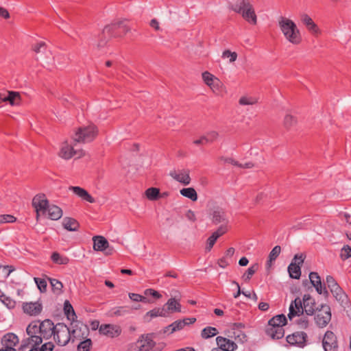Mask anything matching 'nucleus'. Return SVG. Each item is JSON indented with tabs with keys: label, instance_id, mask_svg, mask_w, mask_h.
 <instances>
[{
	"label": "nucleus",
	"instance_id": "nucleus-1",
	"mask_svg": "<svg viewBox=\"0 0 351 351\" xmlns=\"http://www.w3.org/2000/svg\"><path fill=\"white\" fill-rule=\"evenodd\" d=\"M55 330L56 325L49 319L42 322H32L26 328L28 337L25 339L27 343L32 341L34 346H40L43 342V339H49L53 336Z\"/></svg>",
	"mask_w": 351,
	"mask_h": 351
},
{
	"label": "nucleus",
	"instance_id": "nucleus-2",
	"mask_svg": "<svg viewBox=\"0 0 351 351\" xmlns=\"http://www.w3.org/2000/svg\"><path fill=\"white\" fill-rule=\"evenodd\" d=\"M315 300L309 294H304L302 301L300 298H296L290 304L288 318L292 320L294 317H299L304 313L307 315H313L315 311Z\"/></svg>",
	"mask_w": 351,
	"mask_h": 351
},
{
	"label": "nucleus",
	"instance_id": "nucleus-3",
	"mask_svg": "<svg viewBox=\"0 0 351 351\" xmlns=\"http://www.w3.org/2000/svg\"><path fill=\"white\" fill-rule=\"evenodd\" d=\"M154 333L143 334L136 341L127 345L125 351H162V343H157L154 340Z\"/></svg>",
	"mask_w": 351,
	"mask_h": 351
},
{
	"label": "nucleus",
	"instance_id": "nucleus-4",
	"mask_svg": "<svg viewBox=\"0 0 351 351\" xmlns=\"http://www.w3.org/2000/svg\"><path fill=\"white\" fill-rule=\"evenodd\" d=\"M278 26L285 38L293 45H298L302 41V36L296 24L291 19L280 16Z\"/></svg>",
	"mask_w": 351,
	"mask_h": 351
},
{
	"label": "nucleus",
	"instance_id": "nucleus-5",
	"mask_svg": "<svg viewBox=\"0 0 351 351\" xmlns=\"http://www.w3.org/2000/svg\"><path fill=\"white\" fill-rule=\"evenodd\" d=\"M78 331L77 329L72 330L64 323L56 324V330L53 336V340L60 346H64L70 341L77 339Z\"/></svg>",
	"mask_w": 351,
	"mask_h": 351
},
{
	"label": "nucleus",
	"instance_id": "nucleus-6",
	"mask_svg": "<svg viewBox=\"0 0 351 351\" xmlns=\"http://www.w3.org/2000/svg\"><path fill=\"white\" fill-rule=\"evenodd\" d=\"M287 324V318L284 314L273 317L268 322L265 329L266 335L272 339H282L285 335L283 326Z\"/></svg>",
	"mask_w": 351,
	"mask_h": 351
},
{
	"label": "nucleus",
	"instance_id": "nucleus-7",
	"mask_svg": "<svg viewBox=\"0 0 351 351\" xmlns=\"http://www.w3.org/2000/svg\"><path fill=\"white\" fill-rule=\"evenodd\" d=\"M232 10L241 14L243 18L253 25L257 22V17L250 0H237L232 5Z\"/></svg>",
	"mask_w": 351,
	"mask_h": 351
},
{
	"label": "nucleus",
	"instance_id": "nucleus-8",
	"mask_svg": "<svg viewBox=\"0 0 351 351\" xmlns=\"http://www.w3.org/2000/svg\"><path fill=\"white\" fill-rule=\"evenodd\" d=\"M33 50L35 52L36 59L44 66L49 69V66L53 64L54 56L44 42L36 43L33 46Z\"/></svg>",
	"mask_w": 351,
	"mask_h": 351
},
{
	"label": "nucleus",
	"instance_id": "nucleus-9",
	"mask_svg": "<svg viewBox=\"0 0 351 351\" xmlns=\"http://www.w3.org/2000/svg\"><path fill=\"white\" fill-rule=\"evenodd\" d=\"M130 28L126 24V21H119L106 25L103 29V34L111 37H119L125 34Z\"/></svg>",
	"mask_w": 351,
	"mask_h": 351
},
{
	"label": "nucleus",
	"instance_id": "nucleus-10",
	"mask_svg": "<svg viewBox=\"0 0 351 351\" xmlns=\"http://www.w3.org/2000/svg\"><path fill=\"white\" fill-rule=\"evenodd\" d=\"M97 128L94 125L80 128L73 137L74 142L88 143L92 141L97 135Z\"/></svg>",
	"mask_w": 351,
	"mask_h": 351
},
{
	"label": "nucleus",
	"instance_id": "nucleus-11",
	"mask_svg": "<svg viewBox=\"0 0 351 351\" xmlns=\"http://www.w3.org/2000/svg\"><path fill=\"white\" fill-rule=\"evenodd\" d=\"M315 322L319 328L326 327L331 320V308L328 304H322L315 311Z\"/></svg>",
	"mask_w": 351,
	"mask_h": 351
},
{
	"label": "nucleus",
	"instance_id": "nucleus-12",
	"mask_svg": "<svg viewBox=\"0 0 351 351\" xmlns=\"http://www.w3.org/2000/svg\"><path fill=\"white\" fill-rule=\"evenodd\" d=\"M75 144L64 142L60 147L59 156L65 160H69L72 157L80 158L84 155V152L81 149L75 148Z\"/></svg>",
	"mask_w": 351,
	"mask_h": 351
},
{
	"label": "nucleus",
	"instance_id": "nucleus-13",
	"mask_svg": "<svg viewBox=\"0 0 351 351\" xmlns=\"http://www.w3.org/2000/svg\"><path fill=\"white\" fill-rule=\"evenodd\" d=\"M304 261V256L302 254H295L288 266V272L289 276L293 279H299L301 276L300 266Z\"/></svg>",
	"mask_w": 351,
	"mask_h": 351
},
{
	"label": "nucleus",
	"instance_id": "nucleus-14",
	"mask_svg": "<svg viewBox=\"0 0 351 351\" xmlns=\"http://www.w3.org/2000/svg\"><path fill=\"white\" fill-rule=\"evenodd\" d=\"M49 204L45 194H38L33 198L32 206L36 210L37 219L40 215H46Z\"/></svg>",
	"mask_w": 351,
	"mask_h": 351
},
{
	"label": "nucleus",
	"instance_id": "nucleus-15",
	"mask_svg": "<svg viewBox=\"0 0 351 351\" xmlns=\"http://www.w3.org/2000/svg\"><path fill=\"white\" fill-rule=\"evenodd\" d=\"M307 335L304 332H295L286 337L287 342L292 346L304 348L306 345Z\"/></svg>",
	"mask_w": 351,
	"mask_h": 351
},
{
	"label": "nucleus",
	"instance_id": "nucleus-16",
	"mask_svg": "<svg viewBox=\"0 0 351 351\" xmlns=\"http://www.w3.org/2000/svg\"><path fill=\"white\" fill-rule=\"evenodd\" d=\"M324 351H338V343L336 335L332 331L327 330L322 340Z\"/></svg>",
	"mask_w": 351,
	"mask_h": 351
},
{
	"label": "nucleus",
	"instance_id": "nucleus-17",
	"mask_svg": "<svg viewBox=\"0 0 351 351\" xmlns=\"http://www.w3.org/2000/svg\"><path fill=\"white\" fill-rule=\"evenodd\" d=\"M19 337L12 332H9L3 335L1 343L2 348L0 351H16L15 346L19 343Z\"/></svg>",
	"mask_w": 351,
	"mask_h": 351
},
{
	"label": "nucleus",
	"instance_id": "nucleus-18",
	"mask_svg": "<svg viewBox=\"0 0 351 351\" xmlns=\"http://www.w3.org/2000/svg\"><path fill=\"white\" fill-rule=\"evenodd\" d=\"M309 280L311 285L315 289L317 293L319 295H324L325 297L328 296V291L324 284H322L321 278L317 272L311 271L309 275Z\"/></svg>",
	"mask_w": 351,
	"mask_h": 351
},
{
	"label": "nucleus",
	"instance_id": "nucleus-19",
	"mask_svg": "<svg viewBox=\"0 0 351 351\" xmlns=\"http://www.w3.org/2000/svg\"><path fill=\"white\" fill-rule=\"evenodd\" d=\"M100 334L108 337L114 338L119 337L121 333V328L116 324H101L99 328Z\"/></svg>",
	"mask_w": 351,
	"mask_h": 351
},
{
	"label": "nucleus",
	"instance_id": "nucleus-20",
	"mask_svg": "<svg viewBox=\"0 0 351 351\" xmlns=\"http://www.w3.org/2000/svg\"><path fill=\"white\" fill-rule=\"evenodd\" d=\"M196 319L195 317H187L183 319L176 320L171 324L165 328L164 332H167L170 330V333H173L176 331L180 330L184 328V326L195 323Z\"/></svg>",
	"mask_w": 351,
	"mask_h": 351
},
{
	"label": "nucleus",
	"instance_id": "nucleus-21",
	"mask_svg": "<svg viewBox=\"0 0 351 351\" xmlns=\"http://www.w3.org/2000/svg\"><path fill=\"white\" fill-rule=\"evenodd\" d=\"M212 222L215 224H228L229 220L226 213L222 208H215L211 213Z\"/></svg>",
	"mask_w": 351,
	"mask_h": 351
},
{
	"label": "nucleus",
	"instance_id": "nucleus-22",
	"mask_svg": "<svg viewBox=\"0 0 351 351\" xmlns=\"http://www.w3.org/2000/svg\"><path fill=\"white\" fill-rule=\"evenodd\" d=\"M330 291L341 306L343 307H346L348 306L349 303L348 297L339 285Z\"/></svg>",
	"mask_w": 351,
	"mask_h": 351
},
{
	"label": "nucleus",
	"instance_id": "nucleus-23",
	"mask_svg": "<svg viewBox=\"0 0 351 351\" xmlns=\"http://www.w3.org/2000/svg\"><path fill=\"white\" fill-rule=\"evenodd\" d=\"M169 175L176 181L184 184L188 185L191 182V178L189 176V171L187 169H182L180 171H172Z\"/></svg>",
	"mask_w": 351,
	"mask_h": 351
},
{
	"label": "nucleus",
	"instance_id": "nucleus-24",
	"mask_svg": "<svg viewBox=\"0 0 351 351\" xmlns=\"http://www.w3.org/2000/svg\"><path fill=\"white\" fill-rule=\"evenodd\" d=\"M69 189L82 200H85L89 203L95 202V199L85 189L80 186H70Z\"/></svg>",
	"mask_w": 351,
	"mask_h": 351
},
{
	"label": "nucleus",
	"instance_id": "nucleus-25",
	"mask_svg": "<svg viewBox=\"0 0 351 351\" xmlns=\"http://www.w3.org/2000/svg\"><path fill=\"white\" fill-rule=\"evenodd\" d=\"M216 342L218 346L217 348H224L230 351H234L237 348L235 342L226 337L219 336L216 338Z\"/></svg>",
	"mask_w": 351,
	"mask_h": 351
},
{
	"label": "nucleus",
	"instance_id": "nucleus-26",
	"mask_svg": "<svg viewBox=\"0 0 351 351\" xmlns=\"http://www.w3.org/2000/svg\"><path fill=\"white\" fill-rule=\"evenodd\" d=\"M23 308L25 313L30 315H36L42 311L43 306L39 302H29L25 304Z\"/></svg>",
	"mask_w": 351,
	"mask_h": 351
},
{
	"label": "nucleus",
	"instance_id": "nucleus-27",
	"mask_svg": "<svg viewBox=\"0 0 351 351\" xmlns=\"http://www.w3.org/2000/svg\"><path fill=\"white\" fill-rule=\"evenodd\" d=\"M301 21L311 33L318 34L319 32V27L308 14H302L301 15Z\"/></svg>",
	"mask_w": 351,
	"mask_h": 351
},
{
	"label": "nucleus",
	"instance_id": "nucleus-28",
	"mask_svg": "<svg viewBox=\"0 0 351 351\" xmlns=\"http://www.w3.org/2000/svg\"><path fill=\"white\" fill-rule=\"evenodd\" d=\"M46 215L51 220H58L62 216V210L58 206L49 204Z\"/></svg>",
	"mask_w": 351,
	"mask_h": 351
},
{
	"label": "nucleus",
	"instance_id": "nucleus-29",
	"mask_svg": "<svg viewBox=\"0 0 351 351\" xmlns=\"http://www.w3.org/2000/svg\"><path fill=\"white\" fill-rule=\"evenodd\" d=\"M93 240V249L96 251H104L108 247V242L104 237L95 236Z\"/></svg>",
	"mask_w": 351,
	"mask_h": 351
},
{
	"label": "nucleus",
	"instance_id": "nucleus-30",
	"mask_svg": "<svg viewBox=\"0 0 351 351\" xmlns=\"http://www.w3.org/2000/svg\"><path fill=\"white\" fill-rule=\"evenodd\" d=\"M64 312L70 321L73 322L77 318L73 307L69 300H65L64 302Z\"/></svg>",
	"mask_w": 351,
	"mask_h": 351
},
{
	"label": "nucleus",
	"instance_id": "nucleus-31",
	"mask_svg": "<svg viewBox=\"0 0 351 351\" xmlns=\"http://www.w3.org/2000/svg\"><path fill=\"white\" fill-rule=\"evenodd\" d=\"M165 306L167 312H181V304L174 298L169 299Z\"/></svg>",
	"mask_w": 351,
	"mask_h": 351
},
{
	"label": "nucleus",
	"instance_id": "nucleus-32",
	"mask_svg": "<svg viewBox=\"0 0 351 351\" xmlns=\"http://www.w3.org/2000/svg\"><path fill=\"white\" fill-rule=\"evenodd\" d=\"M63 226L69 231H76L79 228V223L73 218L66 217L63 219Z\"/></svg>",
	"mask_w": 351,
	"mask_h": 351
},
{
	"label": "nucleus",
	"instance_id": "nucleus-33",
	"mask_svg": "<svg viewBox=\"0 0 351 351\" xmlns=\"http://www.w3.org/2000/svg\"><path fill=\"white\" fill-rule=\"evenodd\" d=\"M230 333L229 337L234 339L237 342L243 343L247 340L245 334L239 329L233 328Z\"/></svg>",
	"mask_w": 351,
	"mask_h": 351
},
{
	"label": "nucleus",
	"instance_id": "nucleus-34",
	"mask_svg": "<svg viewBox=\"0 0 351 351\" xmlns=\"http://www.w3.org/2000/svg\"><path fill=\"white\" fill-rule=\"evenodd\" d=\"M51 259L54 263L58 265H67L69 263V258L67 256L62 255L57 252L52 253Z\"/></svg>",
	"mask_w": 351,
	"mask_h": 351
},
{
	"label": "nucleus",
	"instance_id": "nucleus-35",
	"mask_svg": "<svg viewBox=\"0 0 351 351\" xmlns=\"http://www.w3.org/2000/svg\"><path fill=\"white\" fill-rule=\"evenodd\" d=\"M180 193L182 196L190 199L193 202L197 201L198 198L196 191L192 187L184 188L180 190Z\"/></svg>",
	"mask_w": 351,
	"mask_h": 351
},
{
	"label": "nucleus",
	"instance_id": "nucleus-36",
	"mask_svg": "<svg viewBox=\"0 0 351 351\" xmlns=\"http://www.w3.org/2000/svg\"><path fill=\"white\" fill-rule=\"evenodd\" d=\"M0 301L9 309H13L16 306V302L10 297L5 295L1 290Z\"/></svg>",
	"mask_w": 351,
	"mask_h": 351
},
{
	"label": "nucleus",
	"instance_id": "nucleus-37",
	"mask_svg": "<svg viewBox=\"0 0 351 351\" xmlns=\"http://www.w3.org/2000/svg\"><path fill=\"white\" fill-rule=\"evenodd\" d=\"M218 333L216 328L212 326H207L202 329L201 332V337L203 339H207L210 337H215Z\"/></svg>",
	"mask_w": 351,
	"mask_h": 351
},
{
	"label": "nucleus",
	"instance_id": "nucleus-38",
	"mask_svg": "<svg viewBox=\"0 0 351 351\" xmlns=\"http://www.w3.org/2000/svg\"><path fill=\"white\" fill-rule=\"evenodd\" d=\"M258 269V265L257 263L252 265L243 274L242 279L245 282L249 281Z\"/></svg>",
	"mask_w": 351,
	"mask_h": 351
},
{
	"label": "nucleus",
	"instance_id": "nucleus-39",
	"mask_svg": "<svg viewBox=\"0 0 351 351\" xmlns=\"http://www.w3.org/2000/svg\"><path fill=\"white\" fill-rule=\"evenodd\" d=\"M167 315V311L165 307L163 308H155L146 313L147 316L151 318L156 317L158 316L165 317Z\"/></svg>",
	"mask_w": 351,
	"mask_h": 351
},
{
	"label": "nucleus",
	"instance_id": "nucleus-40",
	"mask_svg": "<svg viewBox=\"0 0 351 351\" xmlns=\"http://www.w3.org/2000/svg\"><path fill=\"white\" fill-rule=\"evenodd\" d=\"M147 198L151 201H154L160 198V191L158 188L150 187L145 191Z\"/></svg>",
	"mask_w": 351,
	"mask_h": 351
},
{
	"label": "nucleus",
	"instance_id": "nucleus-41",
	"mask_svg": "<svg viewBox=\"0 0 351 351\" xmlns=\"http://www.w3.org/2000/svg\"><path fill=\"white\" fill-rule=\"evenodd\" d=\"M281 252V247L280 245H276L270 252L268 257L267 265L270 267L274 261H276L277 257L279 256Z\"/></svg>",
	"mask_w": 351,
	"mask_h": 351
},
{
	"label": "nucleus",
	"instance_id": "nucleus-42",
	"mask_svg": "<svg viewBox=\"0 0 351 351\" xmlns=\"http://www.w3.org/2000/svg\"><path fill=\"white\" fill-rule=\"evenodd\" d=\"M52 290L54 293L60 295L62 293L63 285L62 283L57 279L49 278Z\"/></svg>",
	"mask_w": 351,
	"mask_h": 351
},
{
	"label": "nucleus",
	"instance_id": "nucleus-43",
	"mask_svg": "<svg viewBox=\"0 0 351 351\" xmlns=\"http://www.w3.org/2000/svg\"><path fill=\"white\" fill-rule=\"evenodd\" d=\"M258 102L257 98L250 96H243L239 99V103L241 106L254 105Z\"/></svg>",
	"mask_w": 351,
	"mask_h": 351
},
{
	"label": "nucleus",
	"instance_id": "nucleus-44",
	"mask_svg": "<svg viewBox=\"0 0 351 351\" xmlns=\"http://www.w3.org/2000/svg\"><path fill=\"white\" fill-rule=\"evenodd\" d=\"M237 56H238L236 52H232L227 49L223 51L221 58L223 59L229 58V62L232 63L236 61Z\"/></svg>",
	"mask_w": 351,
	"mask_h": 351
},
{
	"label": "nucleus",
	"instance_id": "nucleus-45",
	"mask_svg": "<svg viewBox=\"0 0 351 351\" xmlns=\"http://www.w3.org/2000/svg\"><path fill=\"white\" fill-rule=\"evenodd\" d=\"M92 341L90 339H86L81 341L77 346V351H90Z\"/></svg>",
	"mask_w": 351,
	"mask_h": 351
},
{
	"label": "nucleus",
	"instance_id": "nucleus-46",
	"mask_svg": "<svg viewBox=\"0 0 351 351\" xmlns=\"http://www.w3.org/2000/svg\"><path fill=\"white\" fill-rule=\"evenodd\" d=\"M297 122L296 119L291 114H286L284 119V124L287 128H290L295 125Z\"/></svg>",
	"mask_w": 351,
	"mask_h": 351
},
{
	"label": "nucleus",
	"instance_id": "nucleus-47",
	"mask_svg": "<svg viewBox=\"0 0 351 351\" xmlns=\"http://www.w3.org/2000/svg\"><path fill=\"white\" fill-rule=\"evenodd\" d=\"M340 257L342 260H346L351 257V247L348 245H344L340 252Z\"/></svg>",
	"mask_w": 351,
	"mask_h": 351
},
{
	"label": "nucleus",
	"instance_id": "nucleus-48",
	"mask_svg": "<svg viewBox=\"0 0 351 351\" xmlns=\"http://www.w3.org/2000/svg\"><path fill=\"white\" fill-rule=\"evenodd\" d=\"M34 281L40 292L44 293L47 291V283L45 279L34 278Z\"/></svg>",
	"mask_w": 351,
	"mask_h": 351
},
{
	"label": "nucleus",
	"instance_id": "nucleus-49",
	"mask_svg": "<svg viewBox=\"0 0 351 351\" xmlns=\"http://www.w3.org/2000/svg\"><path fill=\"white\" fill-rule=\"evenodd\" d=\"M202 79H203L204 83L207 86H210V84L212 83V82H213L214 80H215V78H216V77L214 75L211 74L208 71H205V72L202 73Z\"/></svg>",
	"mask_w": 351,
	"mask_h": 351
},
{
	"label": "nucleus",
	"instance_id": "nucleus-50",
	"mask_svg": "<svg viewBox=\"0 0 351 351\" xmlns=\"http://www.w3.org/2000/svg\"><path fill=\"white\" fill-rule=\"evenodd\" d=\"M208 86L212 89L213 92L216 93L220 91L222 87V83L217 77H216L215 80L212 82L210 86Z\"/></svg>",
	"mask_w": 351,
	"mask_h": 351
},
{
	"label": "nucleus",
	"instance_id": "nucleus-51",
	"mask_svg": "<svg viewBox=\"0 0 351 351\" xmlns=\"http://www.w3.org/2000/svg\"><path fill=\"white\" fill-rule=\"evenodd\" d=\"M129 298L130 300H132V301H134V302H147V299L145 297H144L140 294H138V293H129Z\"/></svg>",
	"mask_w": 351,
	"mask_h": 351
},
{
	"label": "nucleus",
	"instance_id": "nucleus-52",
	"mask_svg": "<svg viewBox=\"0 0 351 351\" xmlns=\"http://www.w3.org/2000/svg\"><path fill=\"white\" fill-rule=\"evenodd\" d=\"M326 282L327 284V286L328 289L330 290L337 286H339L338 283L335 280V279L332 276H327L326 277Z\"/></svg>",
	"mask_w": 351,
	"mask_h": 351
},
{
	"label": "nucleus",
	"instance_id": "nucleus-53",
	"mask_svg": "<svg viewBox=\"0 0 351 351\" xmlns=\"http://www.w3.org/2000/svg\"><path fill=\"white\" fill-rule=\"evenodd\" d=\"M128 311L123 306L115 307L111 310V313L115 316H121L126 314Z\"/></svg>",
	"mask_w": 351,
	"mask_h": 351
},
{
	"label": "nucleus",
	"instance_id": "nucleus-54",
	"mask_svg": "<svg viewBox=\"0 0 351 351\" xmlns=\"http://www.w3.org/2000/svg\"><path fill=\"white\" fill-rule=\"evenodd\" d=\"M217 239V236L213 235V234L208 237L206 247L207 251H210L213 248Z\"/></svg>",
	"mask_w": 351,
	"mask_h": 351
},
{
	"label": "nucleus",
	"instance_id": "nucleus-55",
	"mask_svg": "<svg viewBox=\"0 0 351 351\" xmlns=\"http://www.w3.org/2000/svg\"><path fill=\"white\" fill-rule=\"evenodd\" d=\"M228 230V224H221L216 231H215L213 234L217 236V238L222 236L225 234Z\"/></svg>",
	"mask_w": 351,
	"mask_h": 351
},
{
	"label": "nucleus",
	"instance_id": "nucleus-56",
	"mask_svg": "<svg viewBox=\"0 0 351 351\" xmlns=\"http://www.w3.org/2000/svg\"><path fill=\"white\" fill-rule=\"evenodd\" d=\"M218 136V133L216 131H210L205 134V136L208 143L215 141L217 138Z\"/></svg>",
	"mask_w": 351,
	"mask_h": 351
},
{
	"label": "nucleus",
	"instance_id": "nucleus-57",
	"mask_svg": "<svg viewBox=\"0 0 351 351\" xmlns=\"http://www.w3.org/2000/svg\"><path fill=\"white\" fill-rule=\"evenodd\" d=\"M16 218L11 215H0V223H12L15 221Z\"/></svg>",
	"mask_w": 351,
	"mask_h": 351
},
{
	"label": "nucleus",
	"instance_id": "nucleus-58",
	"mask_svg": "<svg viewBox=\"0 0 351 351\" xmlns=\"http://www.w3.org/2000/svg\"><path fill=\"white\" fill-rule=\"evenodd\" d=\"M144 293L145 295H152V297L156 299H159L162 297L161 294L158 291L152 289H146Z\"/></svg>",
	"mask_w": 351,
	"mask_h": 351
},
{
	"label": "nucleus",
	"instance_id": "nucleus-59",
	"mask_svg": "<svg viewBox=\"0 0 351 351\" xmlns=\"http://www.w3.org/2000/svg\"><path fill=\"white\" fill-rule=\"evenodd\" d=\"M296 324L301 328H306L308 326V319L306 317H301L297 319Z\"/></svg>",
	"mask_w": 351,
	"mask_h": 351
},
{
	"label": "nucleus",
	"instance_id": "nucleus-60",
	"mask_svg": "<svg viewBox=\"0 0 351 351\" xmlns=\"http://www.w3.org/2000/svg\"><path fill=\"white\" fill-rule=\"evenodd\" d=\"M230 260L226 256H223L218 261V265L221 268H226L230 264Z\"/></svg>",
	"mask_w": 351,
	"mask_h": 351
},
{
	"label": "nucleus",
	"instance_id": "nucleus-61",
	"mask_svg": "<svg viewBox=\"0 0 351 351\" xmlns=\"http://www.w3.org/2000/svg\"><path fill=\"white\" fill-rule=\"evenodd\" d=\"M149 25L154 28L156 31H160V25H159V22L156 19H153L151 20L150 23H149Z\"/></svg>",
	"mask_w": 351,
	"mask_h": 351
},
{
	"label": "nucleus",
	"instance_id": "nucleus-62",
	"mask_svg": "<svg viewBox=\"0 0 351 351\" xmlns=\"http://www.w3.org/2000/svg\"><path fill=\"white\" fill-rule=\"evenodd\" d=\"M193 143L195 145H205L208 143L206 138L204 135V136H201L199 139L195 140L193 141Z\"/></svg>",
	"mask_w": 351,
	"mask_h": 351
},
{
	"label": "nucleus",
	"instance_id": "nucleus-63",
	"mask_svg": "<svg viewBox=\"0 0 351 351\" xmlns=\"http://www.w3.org/2000/svg\"><path fill=\"white\" fill-rule=\"evenodd\" d=\"M225 163L231 164L234 166L239 167L240 163L232 158H226L223 159Z\"/></svg>",
	"mask_w": 351,
	"mask_h": 351
},
{
	"label": "nucleus",
	"instance_id": "nucleus-64",
	"mask_svg": "<svg viewBox=\"0 0 351 351\" xmlns=\"http://www.w3.org/2000/svg\"><path fill=\"white\" fill-rule=\"evenodd\" d=\"M0 16L4 19H8L10 17V14L6 9L0 7Z\"/></svg>",
	"mask_w": 351,
	"mask_h": 351
}]
</instances>
